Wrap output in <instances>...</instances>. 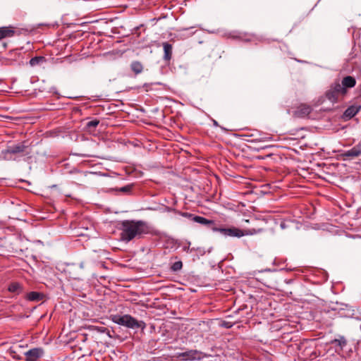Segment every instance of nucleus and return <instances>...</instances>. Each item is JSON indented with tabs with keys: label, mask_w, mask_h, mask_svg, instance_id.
Instances as JSON below:
<instances>
[{
	"label": "nucleus",
	"mask_w": 361,
	"mask_h": 361,
	"mask_svg": "<svg viewBox=\"0 0 361 361\" xmlns=\"http://www.w3.org/2000/svg\"><path fill=\"white\" fill-rule=\"evenodd\" d=\"M121 240L128 243L134 238H142L150 233L149 224L142 220H124L120 224Z\"/></svg>",
	"instance_id": "obj_1"
},
{
	"label": "nucleus",
	"mask_w": 361,
	"mask_h": 361,
	"mask_svg": "<svg viewBox=\"0 0 361 361\" xmlns=\"http://www.w3.org/2000/svg\"><path fill=\"white\" fill-rule=\"evenodd\" d=\"M213 231L219 232L224 236L241 238L244 235H252L264 231L262 227H254L246 229H240L235 226L229 228L214 227Z\"/></svg>",
	"instance_id": "obj_2"
},
{
	"label": "nucleus",
	"mask_w": 361,
	"mask_h": 361,
	"mask_svg": "<svg viewBox=\"0 0 361 361\" xmlns=\"http://www.w3.org/2000/svg\"><path fill=\"white\" fill-rule=\"evenodd\" d=\"M111 319L114 323L130 329H144L146 326L143 321H138L130 314L113 315Z\"/></svg>",
	"instance_id": "obj_3"
},
{
	"label": "nucleus",
	"mask_w": 361,
	"mask_h": 361,
	"mask_svg": "<svg viewBox=\"0 0 361 361\" xmlns=\"http://www.w3.org/2000/svg\"><path fill=\"white\" fill-rule=\"evenodd\" d=\"M346 94L344 92V89L340 85V81L338 80H335L332 82L329 87V89L326 92L325 96L332 103H336L339 100V97H343Z\"/></svg>",
	"instance_id": "obj_4"
},
{
	"label": "nucleus",
	"mask_w": 361,
	"mask_h": 361,
	"mask_svg": "<svg viewBox=\"0 0 361 361\" xmlns=\"http://www.w3.org/2000/svg\"><path fill=\"white\" fill-rule=\"evenodd\" d=\"M202 352L197 350H189L183 353H178L176 355V357L180 358L181 360H200L202 356Z\"/></svg>",
	"instance_id": "obj_5"
},
{
	"label": "nucleus",
	"mask_w": 361,
	"mask_h": 361,
	"mask_svg": "<svg viewBox=\"0 0 361 361\" xmlns=\"http://www.w3.org/2000/svg\"><path fill=\"white\" fill-rule=\"evenodd\" d=\"M312 111L311 106L302 104H300L295 111L293 112V116L295 118H303L309 116Z\"/></svg>",
	"instance_id": "obj_6"
},
{
	"label": "nucleus",
	"mask_w": 361,
	"mask_h": 361,
	"mask_svg": "<svg viewBox=\"0 0 361 361\" xmlns=\"http://www.w3.org/2000/svg\"><path fill=\"white\" fill-rule=\"evenodd\" d=\"M361 154V145H357L349 150L345 151L342 156L344 159H350L357 157Z\"/></svg>",
	"instance_id": "obj_7"
},
{
	"label": "nucleus",
	"mask_w": 361,
	"mask_h": 361,
	"mask_svg": "<svg viewBox=\"0 0 361 361\" xmlns=\"http://www.w3.org/2000/svg\"><path fill=\"white\" fill-rule=\"evenodd\" d=\"M356 85V80L354 77L350 75L345 76L340 82V85L344 89L345 94L348 92V89L355 87Z\"/></svg>",
	"instance_id": "obj_8"
},
{
	"label": "nucleus",
	"mask_w": 361,
	"mask_h": 361,
	"mask_svg": "<svg viewBox=\"0 0 361 361\" xmlns=\"http://www.w3.org/2000/svg\"><path fill=\"white\" fill-rule=\"evenodd\" d=\"M27 146L24 145V142L18 143L16 145L7 146L5 149L6 154H16L23 152Z\"/></svg>",
	"instance_id": "obj_9"
},
{
	"label": "nucleus",
	"mask_w": 361,
	"mask_h": 361,
	"mask_svg": "<svg viewBox=\"0 0 361 361\" xmlns=\"http://www.w3.org/2000/svg\"><path fill=\"white\" fill-rule=\"evenodd\" d=\"M361 106L357 105L350 106L343 113L342 118L345 120H349L354 117L360 111Z\"/></svg>",
	"instance_id": "obj_10"
},
{
	"label": "nucleus",
	"mask_w": 361,
	"mask_h": 361,
	"mask_svg": "<svg viewBox=\"0 0 361 361\" xmlns=\"http://www.w3.org/2000/svg\"><path fill=\"white\" fill-rule=\"evenodd\" d=\"M43 354V350L42 348H32L25 353L27 359L29 361H35L40 357Z\"/></svg>",
	"instance_id": "obj_11"
},
{
	"label": "nucleus",
	"mask_w": 361,
	"mask_h": 361,
	"mask_svg": "<svg viewBox=\"0 0 361 361\" xmlns=\"http://www.w3.org/2000/svg\"><path fill=\"white\" fill-rule=\"evenodd\" d=\"M193 221L202 225L205 226L206 227L211 228L213 231L214 227L216 226L215 221L213 220L207 219L203 216H197L193 218Z\"/></svg>",
	"instance_id": "obj_12"
},
{
	"label": "nucleus",
	"mask_w": 361,
	"mask_h": 361,
	"mask_svg": "<svg viewBox=\"0 0 361 361\" xmlns=\"http://www.w3.org/2000/svg\"><path fill=\"white\" fill-rule=\"evenodd\" d=\"M16 33L15 28L12 26L0 27V40L5 38H10L14 36Z\"/></svg>",
	"instance_id": "obj_13"
},
{
	"label": "nucleus",
	"mask_w": 361,
	"mask_h": 361,
	"mask_svg": "<svg viewBox=\"0 0 361 361\" xmlns=\"http://www.w3.org/2000/svg\"><path fill=\"white\" fill-rule=\"evenodd\" d=\"M163 48H164V52L163 59L165 61H169L172 57V50H173L172 44H169L167 42H164Z\"/></svg>",
	"instance_id": "obj_14"
},
{
	"label": "nucleus",
	"mask_w": 361,
	"mask_h": 361,
	"mask_svg": "<svg viewBox=\"0 0 361 361\" xmlns=\"http://www.w3.org/2000/svg\"><path fill=\"white\" fill-rule=\"evenodd\" d=\"M47 62V59L42 56H35L32 58L29 64L31 67L41 66Z\"/></svg>",
	"instance_id": "obj_15"
},
{
	"label": "nucleus",
	"mask_w": 361,
	"mask_h": 361,
	"mask_svg": "<svg viewBox=\"0 0 361 361\" xmlns=\"http://www.w3.org/2000/svg\"><path fill=\"white\" fill-rule=\"evenodd\" d=\"M8 290L11 293L19 295L23 292V286L18 282H13L9 285Z\"/></svg>",
	"instance_id": "obj_16"
},
{
	"label": "nucleus",
	"mask_w": 361,
	"mask_h": 361,
	"mask_svg": "<svg viewBox=\"0 0 361 361\" xmlns=\"http://www.w3.org/2000/svg\"><path fill=\"white\" fill-rule=\"evenodd\" d=\"M130 68L132 71L135 73V74L137 75L142 72L143 66L140 61H135L131 63Z\"/></svg>",
	"instance_id": "obj_17"
},
{
	"label": "nucleus",
	"mask_w": 361,
	"mask_h": 361,
	"mask_svg": "<svg viewBox=\"0 0 361 361\" xmlns=\"http://www.w3.org/2000/svg\"><path fill=\"white\" fill-rule=\"evenodd\" d=\"M43 298V294L38 292H30L27 294V299L30 301H40Z\"/></svg>",
	"instance_id": "obj_18"
},
{
	"label": "nucleus",
	"mask_w": 361,
	"mask_h": 361,
	"mask_svg": "<svg viewBox=\"0 0 361 361\" xmlns=\"http://www.w3.org/2000/svg\"><path fill=\"white\" fill-rule=\"evenodd\" d=\"M99 121L97 118L90 121L86 123L85 128L87 130L91 132L93 131L99 125Z\"/></svg>",
	"instance_id": "obj_19"
},
{
	"label": "nucleus",
	"mask_w": 361,
	"mask_h": 361,
	"mask_svg": "<svg viewBox=\"0 0 361 361\" xmlns=\"http://www.w3.org/2000/svg\"><path fill=\"white\" fill-rule=\"evenodd\" d=\"M331 343L336 346H339L341 349H343L347 344V341L344 336H340L339 338H336L331 341Z\"/></svg>",
	"instance_id": "obj_20"
},
{
	"label": "nucleus",
	"mask_w": 361,
	"mask_h": 361,
	"mask_svg": "<svg viewBox=\"0 0 361 361\" xmlns=\"http://www.w3.org/2000/svg\"><path fill=\"white\" fill-rule=\"evenodd\" d=\"M173 211H174L176 214H178L183 217H185L192 221H193V218L197 216V215L188 212H180L176 209H173Z\"/></svg>",
	"instance_id": "obj_21"
},
{
	"label": "nucleus",
	"mask_w": 361,
	"mask_h": 361,
	"mask_svg": "<svg viewBox=\"0 0 361 361\" xmlns=\"http://www.w3.org/2000/svg\"><path fill=\"white\" fill-rule=\"evenodd\" d=\"M183 268V262L181 261H177L171 266V270L174 272L180 271Z\"/></svg>",
	"instance_id": "obj_22"
},
{
	"label": "nucleus",
	"mask_w": 361,
	"mask_h": 361,
	"mask_svg": "<svg viewBox=\"0 0 361 361\" xmlns=\"http://www.w3.org/2000/svg\"><path fill=\"white\" fill-rule=\"evenodd\" d=\"M132 188L133 185H127L120 188L118 190L124 193H129L132 190Z\"/></svg>",
	"instance_id": "obj_23"
},
{
	"label": "nucleus",
	"mask_w": 361,
	"mask_h": 361,
	"mask_svg": "<svg viewBox=\"0 0 361 361\" xmlns=\"http://www.w3.org/2000/svg\"><path fill=\"white\" fill-rule=\"evenodd\" d=\"M220 326L226 329H230L233 326V323L227 321H222Z\"/></svg>",
	"instance_id": "obj_24"
},
{
	"label": "nucleus",
	"mask_w": 361,
	"mask_h": 361,
	"mask_svg": "<svg viewBox=\"0 0 361 361\" xmlns=\"http://www.w3.org/2000/svg\"><path fill=\"white\" fill-rule=\"evenodd\" d=\"M266 139H270V137H261V138H259V140H260V141H264V140H265Z\"/></svg>",
	"instance_id": "obj_25"
},
{
	"label": "nucleus",
	"mask_w": 361,
	"mask_h": 361,
	"mask_svg": "<svg viewBox=\"0 0 361 361\" xmlns=\"http://www.w3.org/2000/svg\"><path fill=\"white\" fill-rule=\"evenodd\" d=\"M281 228H284L285 227L284 223H281Z\"/></svg>",
	"instance_id": "obj_26"
},
{
	"label": "nucleus",
	"mask_w": 361,
	"mask_h": 361,
	"mask_svg": "<svg viewBox=\"0 0 361 361\" xmlns=\"http://www.w3.org/2000/svg\"><path fill=\"white\" fill-rule=\"evenodd\" d=\"M75 279H80V277H74Z\"/></svg>",
	"instance_id": "obj_27"
},
{
	"label": "nucleus",
	"mask_w": 361,
	"mask_h": 361,
	"mask_svg": "<svg viewBox=\"0 0 361 361\" xmlns=\"http://www.w3.org/2000/svg\"><path fill=\"white\" fill-rule=\"evenodd\" d=\"M214 125H217V122L214 121Z\"/></svg>",
	"instance_id": "obj_28"
},
{
	"label": "nucleus",
	"mask_w": 361,
	"mask_h": 361,
	"mask_svg": "<svg viewBox=\"0 0 361 361\" xmlns=\"http://www.w3.org/2000/svg\"><path fill=\"white\" fill-rule=\"evenodd\" d=\"M360 331H361V323H360Z\"/></svg>",
	"instance_id": "obj_29"
}]
</instances>
